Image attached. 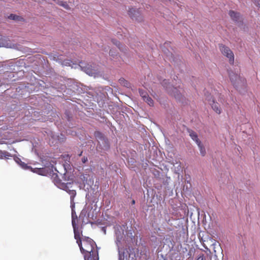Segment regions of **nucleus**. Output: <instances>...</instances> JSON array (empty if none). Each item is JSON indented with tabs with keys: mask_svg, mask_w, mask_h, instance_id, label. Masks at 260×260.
Returning <instances> with one entry per match:
<instances>
[{
	"mask_svg": "<svg viewBox=\"0 0 260 260\" xmlns=\"http://www.w3.org/2000/svg\"><path fill=\"white\" fill-rule=\"evenodd\" d=\"M64 173H59L55 169L57 173H53L51 179L54 185L58 188L64 190L70 195L71 208L72 210V224H76V221L77 220V215L75 212V203L74 201L76 196V191L74 189H71L74 183V179L73 175H69L67 169L63 166Z\"/></svg>",
	"mask_w": 260,
	"mask_h": 260,
	"instance_id": "f257e3e1",
	"label": "nucleus"
},
{
	"mask_svg": "<svg viewBox=\"0 0 260 260\" xmlns=\"http://www.w3.org/2000/svg\"><path fill=\"white\" fill-rule=\"evenodd\" d=\"M126 227V224H116L114 226L115 243L118 252V260H130L131 254L128 253L126 249L121 247V241L123 238L124 231ZM134 257H132L133 260Z\"/></svg>",
	"mask_w": 260,
	"mask_h": 260,
	"instance_id": "f03ea898",
	"label": "nucleus"
},
{
	"mask_svg": "<svg viewBox=\"0 0 260 260\" xmlns=\"http://www.w3.org/2000/svg\"><path fill=\"white\" fill-rule=\"evenodd\" d=\"M27 110L28 113L26 109H24L25 111V115L26 116H30L32 119L41 122H45L48 120L52 121L56 115V113L51 109L50 105L42 111H35L31 107H29V108H27Z\"/></svg>",
	"mask_w": 260,
	"mask_h": 260,
	"instance_id": "7ed1b4c3",
	"label": "nucleus"
},
{
	"mask_svg": "<svg viewBox=\"0 0 260 260\" xmlns=\"http://www.w3.org/2000/svg\"><path fill=\"white\" fill-rule=\"evenodd\" d=\"M82 241L85 247L83 250H80L84 254V260H99L98 251H94V246H96L95 242L91 238L84 237Z\"/></svg>",
	"mask_w": 260,
	"mask_h": 260,
	"instance_id": "20e7f679",
	"label": "nucleus"
},
{
	"mask_svg": "<svg viewBox=\"0 0 260 260\" xmlns=\"http://www.w3.org/2000/svg\"><path fill=\"white\" fill-rule=\"evenodd\" d=\"M94 136L98 141L96 150L101 153H105L110 148V144L108 139L99 131H95Z\"/></svg>",
	"mask_w": 260,
	"mask_h": 260,
	"instance_id": "39448f33",
	"label": "nucleus"
},
{
	"mask_svg": "<svg viewBox=\"0 0 260 260\" xmlns=\"http://www.w3.org/2000/svg\"><path fill=\"white\" fill-rule=\"evenodd\" d=\"M229 77L236 89L242 93V90H244L246 88L245 79L241 77L238 73H234L233 71L229 72Z\"/></svg>",
	"mask_w": 260,
	"mask_h": 260,
	"instance_id": "423d86ee",
	"label": "nucleus"
},
{
	"mask_svg": "<svg viewBox=\"0 0 260 260\" xmlns=\"http://www.w3.org/2000/svg\"><path fill=\"white\" fill-rule=\"evenodd\" d=\"M162 85L166 88L167 91L170 92L171 94L173 95L175 97V98L179 101H181L182 98V95L181 94V90L180 89H181V87L180 85L177 86L174 85L173 87H171V90H170V84L169 83L168 80L165 79L164 80L161 82Z\"/></svg>",
	"mask_w": 260,
	"mask_h": 260,
	"instance_id": "0eeeda50",
	"label": "nucleus"
},
{
	"mask_svg": "<svg viewBox=\"0 0 260 260\" xmlns=\"http://www.w3.org/2000/svg\"><path fill=\"white\" fill-rule=\"evenodd\" d=\"M42 163L44 166V168H34L32 169L31 168V171L34 173L38 174L40 175L45 176L48 173V171L47 169L48 168L49 170L53 171V165L50 161H47L46 160H44L42 161Z\"/></svg>",
	"mask_w": 260,
	"mask_h": 260,
	"instance_id": "6e6552de",
	"label": "nucleus"
},
{
	"mask_svg": "<svg viewBox=\"0 0 260 260\" xmlns=\"http://www.w3.org/2000/svg\"><path fill=\"white\" fill-rule=\"evenodd\" d=\"M219 49L222 54L229 58L230 63L233 64L234 62V55L232 51L228 47L222 44L219 45Z\"/></svg>",
	"mask_w": 260,
	"mask_h": 260,
	"instance_id": "1a4fd4ad",
	"label": "nucleus"
},
{
	"mask_svg": "<svg viewBox=\"0 0 260 260\" xmlns=\"http://www.w3.org/2000/svg\"><path fill=\"white\" fill-rule=\"evenodd\" d=\"M78 63V67L89 76H92L96 73V70L94 67L91 64H87L82 61H79Z\"/></svg>",
	"mask_w": 260,
	"mask_h": 260,
	"instance_id": "9d476101",
	"label": "nucleus"
},
{
	"mask_svg": "<svg viewBox=\"0 0 260 260\" xmlns=\"http://www.w3.org/2000/svg\"><path fill=\"white\" fill-rule=\"evenodd\" d=\"M128 14L132 19L138 22H141L143 20V17L139 9L134 8H130L128 11Z\"/></svg>",
	"mask_w": 260,
	"mask_h": 260,
	"instance_id": "9b49d317",
	"label": "nucleus"
},
{
	"mask_svg": "<svg viewBox=\"0 0 260 260\" xmlns=\"http://www.w3.org/2000/svg\"><path fill=\"white\" fill-rule=\"evenodd\" d=\"M72 226L74 230V238L77 240V243L78 244L80 250L82 251L83 250V247L82 246V240L80 238V231L77 224H72Z\"/></svg>",
	"mask_w": 260,
	"mask_h": 260,
	"instance_id": "f8f14e48",
	"label": "nucleus"
},
{
	"mask_svg": "<svg viewBox=\"0 0 260 260\" xmlns=\"http://www.w3.org/2000/svg\"><path fill=\"white\" fill-rule=\"evenodd\" d=\"M206 100L210 102V104L211 106L212 109L216 112L217 114H220L221 112V109L218 103H215L214 100L212 99V96L210 94L206 95Z\"/></svg>",
	"mask_w": 260,
	"mask_h": 260,
	"instance_id": "ddd939ff",
	"label": "nucleus"
},
{
	"mask_svg": "<svg viewBox=\"0 0 260 260\" xmlns=\"http://www.w3.org/2000/svg\"><path fill=\"white\" fill-rule=\"evenodd\" d=\"M229 15L232 19L239 25L242 23V18L239 13L236 12L234 11H230Z\"/></svg>",
	"mask_w": 260,
	"mask_h": 260,
	"instance_id": "4468645a",
	"label": "nucleus"
},
{
	"mask_svg": "<svg viewBox=\"0 0 260 260\" xmlns=\"http://www.w3.org/2000/svg\"><path fill=\"white\" fill-rule=\"evenodd\" d=\"M187 132L191 139L194 141L197 144L201 142L198 138V134L194 131L190 129H188Z\"/></svg>",
	"mask_w": 260,
	"mask_h": 260,
	"instance_id": "2eb2a0df",
	"label": "nucleus"
},
{
	"mask_svg": "<svg viewBox=\"0 0 260 260\" xmlns=\"http://www.w3.org/2000/svg\"><path fill=\"white\" fill-rule=\"evenodd\" d=\"M62 64L64 66L71 67L72 68H76L78 67V63H77L76 61L73 62V61L70 59H65L63 60Z\"/></svg>",
	"mask_w": 260,
	"mask_h": 260,
	"instance_id": "dca6fc26",
	"label": "nucleus"
},
{
	"mask_svg": "<svg viewBox=\"0 0 260 260\" xmlns=\"http://www.w3.org/2000/svg\"><path fill=\"white\" fill-rule=\"evenodd\" d=\"M47 134V139L49 141V143H51V140H52V143H54V142L57 140V136L51 131H48V132H46Z\"/></svg>",
	"mask_w": 260,
	"mask_h": 260,
	"instance_id": "f3484780",
	"label": "nucleus"
},
{
	"mask_svg": "<svg viewBox=\"0 0 260 260\" xmlns=\"http://www.w3.org/2000/svg\"><path fill=\"white\" fill-rule=\"evenodd\" d=\"M89 207L84 208L82 210V211L80 213V214L79 215L80 218H82L83 219H84V217L89 218L90 217V213L88 211V210L89 209Z\"/></svg>",
	"mask_w": 260,
	"mask_h": 260,
	"instance_id": "a211bd4d",
	"label": "nucleus"
},
{
	"mask_svg": "<svg viewBox=\"0 0 260 260\" xmlns=\"http://www.w3.org/2000/svg\"><path fill=\"white\" fill-rule=\"evenodd\" d=\"M10 156H12L9 152L6 151L0 150V159L6 158L9 159Z\"/></svg>",
	"mask_w": 260,
	"mask_h": 260,
	"instance_id": "6ab92c4d",
	"label": "nucleus"
},
{
	"mask_svg": "<svg viewBox=\"0 0 260 260\" xmlns=\"http://www.w3.org/2000/svg\"><path fill=\"white\" fill-rule=\"evenodd\" d=\"M197 145L199 147L201 155L202 156H204L206 155V151L204 145L201 142L197 144Z\"/></svg>",
	"mask_w": 260,
	"mask_h": 260,
	"instance_id": "aec40b11",
	"label": "nucleus"
},
{
	"mask_svg": "<svg viewBox=\"0 0 260 260\" xmlns=\"http://www.w3.org/2000/svg\"><path fill=\"white\" fill-rule=\"evenodd\" d=\"M139 92L140 95V96L142 97V98L144 100L145 98H146L147 96H148L147 91L145 90H143L142 89H139Z\"/></svg>",
	"mask_w": 260,
	"mask_h": 260,
	"instance_id": "412c9836",
	"label": "nucleus"
},
{
	"mask_svg": "<svg viewBox=\"0 0 260 260\" xmlns=\"http://www.w3.org/2000/svg\"><path fill=\"white\" fill-rule=\"evenodd\" d=\"M119 83L122 85H123V86H125L126 87H129V85H130L129 83L127 81L125 80L124 79L121 78V79H119Z\"/></svg>",
	"mask_w": 260,
	"mask_h": 260,
	"instance_id": "4be33fe9",
	"label": "nucleus"
},
{
	"mask_svg": "<svg viewBox=\"0 0 260 260\" xmlns=\"http://www.w3.org/2000/svg\"><path fill=\"white\" fill-rule=\"evenodd\" d=\"M145 102H146L150 106H153V101L149 95L147 96L146 98L143 100Z\"/></svg>",
	"mask_w": 260,
	"mask_h": 260,
	"instance_id": "5701e85b",
	"label": "nucleus"
},
{
	"mask_svg": "<svg viewBox=\"0 0 260 260\" xmlns=\"http://www.w3.org/2000/svg\"><path fill=\"white\" fill-rule=\"evenodd\" d=\"M9 18L12 20H16V21H19L21 19H22L20 16H17L15 14H11L9 16Z\"/></svg>",
	"mask_w": 260,
	"mask_h": 260,
	"instance_id": "b1692460",
	"label": "nucleus"
},
{
	"mask_svg": "<svg viewBox=\"0 0 260 260\" xmlns=\"http://www.w3.org/2000/svg\"><path fill=\"white\" fill-rule=\"evenodd\" d=\"M19 166L24 170H28L29 169H31V167L30 166H28L26 164L22 161L20 164Z\"/></svg>",
	"mask_w": 260,
	"mask_h": 260,
	"instance_id": "393cba45",
	"label": "nucleus"
},
{
	"mask_svg": "<svg viewBox=\"0 0 260 260\" xmlns=\"http://www.w3.org/2000/svg\"><path fill=\"white\" fill-rule=\"evenodd\" d=\"M112 42L113 44L115 45L120 50H121V46H122L120 42L115 39H112Z\"/></svg>",
	"mask_w": 260,
	"mask_h": 260,
	"instance_id": "a878e982",
	"label": "nucleus"
},
{
	"mask_svg": "<svg viewBox=\"0 0 260 260\" xmlns=\"http://www.w3.org/2000/svg\"><path fill=\"white\" fill-rule=\"evenodd\" d=\"M12 157H13V159H14V160H15V162H16L18 165H19H19H20V163H21V159H20L19 157L17 156H16V155H12Z\"/></svg>",
	"mask_w": 260,
	"mask_h": 260,
	"instance_id": "bb28decb",
	"label": "nucleus"
},
{
	"mask_svg": "<svg viewBox=\"0 0 260 260\" xmlns=\"http://www.w3.org/2000/svg\"><path fill=\"white\" fill-rule=\"evenodd\" d=\"M59 5L62 6L63 8H64L66 9H69L70 7L69 5L64 2H60L59 3Z\"/></svg>",
	"mask_w": 260,
	"mask_h": 260,
	"instance_id": "cd10ccee",
	"label": "nucleus"
},
{
	"mask_svg": "<svg viewBox=\"0 0 260 260\" xmlns=\"http://www.w3.org/2000/svg\"><path fill=\"white\" fill-rule=\"evenodd\" d=\"M0 41L5 42H6L8 44V46L7 48L9 47V43L7 40V38L5 37H3V36L0 35Z\"/></svg>",
	"mask_w": 260,
	"mask_h": 260,
	"instance_id": "c85d7f7f",
	"label": "nucleus"
},
{
	"mask_svg": "<svg viewBox=\"0 0 260 260\" xmlns=\"http://www.w3.org/2000/svg\"><path fill=\"white\" fill-rule=\"evenodd\" d=\"M196 260H206V257L203 253H200L198 256Z\"/></svg>",
	"mask_w": 260,
	"mask_h": 260,
	"instance_id": "c756f323",
	"label": "nucleus"
},
{
	"mask_svg": "<svg viewBox=\"0 0 260 260\" xmlns=\"http://www.w3.org/2000/svg\"><path fill=\"white\" fill-rule=\"evenodd\" d=\"M8 46V44L5 42H1L0 41V47H7Z\"/></svg>",
	"mask_w": 260,
	"mask_h": 260,
	"instance_id": "7c9ffc66",
	"label": "nucleus"
},
{
	"mask_svg": "<svg viewBox=\"0 0 260 260\" xmlns=\"http://www.w3.org/2000/svg\"><path fill=\"white\" fill-rule=\"evenodd\" d=\"M81 161L83 164L86 163L88 161V158L87 156H84L81 158Z\"/></svg>",
	"mask_w": 260,
	"mask_h": 260,
	"instance_id": "2f4dec72",
	"label": "nucleus"
},
{
	"mask_svg": "<svg viewBox=\"0 0 260 260\" xmlns=\"http://www.w3.org/2000/svg\"><path fill=\"white\" fill-rule=\"evenodd\" d=\"M255 4L257 7L260 8V0H256Z\"/></svg>",
	"mask_w": 260,
	"mask_h": 260,
	"instance_id": "473e14b6",
	"label": "nucleus"
},
{
	"mask_svg": "<svg viewBox=\"0 0 260 260\" xmlns=\"http://www.w3.org/2000/svg\"><path fill=\"white\" fill-rule=\"evenodd\" d=\"M109 54L110 55L114 57L115 55V53L113 52V50L111 49L109 51Z\"/></svg>",
	"mask_w": 260,
	"mask_h": 260,
	"instance_id": "72a5a7b5",
	"label": "nucleus"
},
{
	"mask_svg": "<svg viewBox=\"0 0 260 260\" xmlns=\"http://www.w3.org/2000/svg\"><path fill=\"white\" fill-rule=\"evenodd\" d=\"M102 231L103 232L104 235L106 234V228L105 226H103L102 228Z\"/></svg>",
	"mask_w": 260,
	"mask_h": 260,
	"instance_id": "f704fd0d",
	"label": "nucleus"
},
{
	"mask_svg": "<svg viewBox=\"0 0 260 260\" xmlns=\"http://www.w3.org/2000/svg\"><path fill=\"white\" fill-rule=\"evenodd\" d=\"M9 67H15L14 64L13 63H11V62H10V63H9Z\"/></svg>",
	"mask_w": 260,
	"mask_h": 260,
	"instance_id": "c9c22d12",
	"label": "nucleus"
},
{
	"mask_svg": "<svg viewBox=\"0 0 260 260\" xmlns=\"http://www.w3.org/2000/svg\"><path fill=\"white\" fill-rule=\"evenodd\" d=\"M66 115H67V116H68V120L69 121H70V117L69 116L68 113L67 112H66Z\"/></svg>",
	"mask_w": 260,
	"mask_h": 260,
	"instance_id": "e433bc0d",
	"label": "nucleus"
},
{
	"mask_svg": "<svg viewBox=\"0 0 260 260\" xmlns=\"http://www.w3.org/2000/svg\"><path fill=\"white\" fill-rule=\"evenodd\" d=\"M132 204L133 205H134V204H135V201L133 200L132 201Z\"/></svg>",
	"mask_w": 260,
	"mask_h": 260,
	"instance_id": "4c0bfd02",
	"label": "nucleus"
},
{
	"mask_svg": "<svg viewBox=\"0 0 260 260\" xmlns=\"http://www.w3.org/2000/svg\"><path fill=\"white\" fill-rule=\"evenodd\" d=\"M82 154V151H81L80 153L79 154V156H80Z\"/></svg>",
	"mask_w": 260,
	"mask_h": 260,
	"instance_id": "58836bf2",
	"label": "nucleus"
}]
</instances>
